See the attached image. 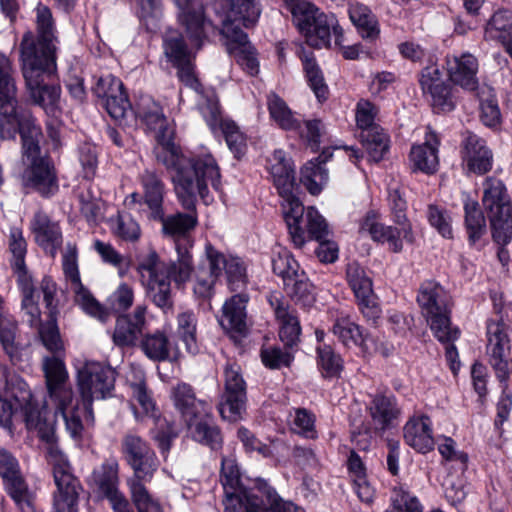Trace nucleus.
<instances>
[{"label": "nucleus", "instance_id": "nucleus-1", "mask_svg": "<svg viewBox=\"0 0 512 512\" xmlns=\"http://www.w3.org/2000/svg\"><path fill=\"white\" fill-rule=\"evenodd\" d=\"M136 114L147 127L155 131L156 159L165 166L177 199L188 210L195 208L197 197L210 200V189L220 188V168L209 152L187 156L173 141L172 123L161 106L150 96H142L136 104Z\"/></svg>", "mask_w": 512, "mask_h": 512}, {"label": "nucleus", "instance_id": "nucleus-2", "mask_svg": "<svg viewBox=\"0 0 512 512\" xmlns=\"http://www.w3.org/2000/svg\"><path fill=\"white\" fill-rule=\"evenodd\" d=\"M17 133L29 164L22 178L24 185L45 196L54 193L58 188L55 174L49 162L39 156L40 129L30 112L19 106L11 61L0 53V138L15 139Z\"/></svg>", "mask_w": 512, "mask_h": 512}, {"label": "nucleus", "instance_id": "nucleus-3", "mask_svg": "<svg viewBox=\"0 0 512 512\" xmlns=\"http://www.w3.org/2000/svg\"><path fill=\"white\" fill-rule=\"evenodd\" d=\"M178 259L166 264L154 250L143 256L137 266L141 283L147 288L153 303L163 310L172 307L170 279L180 286L185 284L192 272V256L188 250L177 246Z\"/></svg>", "mask_w": 512, "mask_h": 512}, {"label": "nucleus", "instance_id": "nucleus-4", "mask_svg": "<svg viewBox=\"0 0 512 512\" xmlns=\"http://www.w3.org/2000/svg\"><path fill=\"white\" fill-rule=\"evenodd\" d=\"M18 282L23 293L22 309L27 322L37 327L42 343L49 351H61L63 343L52 311L57 291L55 282L50 277H44L37 287L31 278Z\"/></svg>", "mask_w": 512, "mask_h": 512}, {"label": "nucleus", "instance_id": "nucleus-5", "mask_svg": "<svg viewBox=\"0 0 512 512\" xmlns=\"http://www.w3.org/2000/svg\"><path fill=\"white\" fill-rule=\"evenodd\" d=\"M22 72L29 98L47 114L56 116L60 109V87L51 83L56 72V60H41L30 33L21 42Z\"/></svg>", "mask_w": 512, "mask_h": 512}, {"label": "nucleus", "instance_id": "nucleus-6", "mask_svg": "<svg viewBox=\"0 0 512 512\" xmlns=\"http://www.w3.org/2000/svg\"><path fill=\"white\" fill-rule=\"evenodd\" d=\"M43 371L48 391L47 406L54 410V417L61 416L66 429L73 438L81 436L80 402L68 384V372L58 357H45Z\"/></svg>", "mask_w": 512, "mask_h": 512}, {"label": "nucleus", "instance_id": "nucleus-7", "mask_svg": "<svg viewBox=\"0 0 512 512\" xmlns=\"http://www.w3.org/2000/svg\"><path fill=\"white\" fill-rule=\"evenodd\" d=\"M292 6V14L306 42L316 48L329 47L334 37L335 45H341L342 28L333 14H324L306 0H284Z\"/></svg>", "mask_w": 512, "mask_h": 512}, {"label": "nucleus", "instance_id": "nucleus-8", "mask_svg": "<svg viewBox=\"0 0 512 512\" xmlns=\"http://www.w3.org/2000/svg\"><path fill=\"white\" fill-rule=\"evenodd\" d=\"M116 371L109 365L97 361H85L77 368V387L81 397L80 421L85 414L93 421L92 403L111 396L114 390Z\"/></svg>", "mask_w": 512, "mask_h": 512}, {"label": "nucleus", "instance_id": "nucleus-9", "mask_svg": "<svg viewBox=\"0 0 512 512\" xmlns=\"http://www.w3.org/2000/svg\"><path fill=\"white\" fill-rule=\"evenodd\" d=\"M417 301L435 337L450 343L458 338L459 331L450 324L445 290L434 281L424 282L419 290Z\"/></svg>", "mask_w": 512, "mask_h": 512}, {"label": "nucleus", "instance_id": "nucleus-10", "mask_svg": "<svg viewBox=\"0 0 512 512\" xmlns=\"http://www.w3.org/2000/svg\"><path fill=\"white\" fill-rule=\"evenodd\" d=\"M5 394L15 401L17 408L23 410L27 428L37 431L38 436L47 444L54 443V419L48 415L47 405L40 410L34 404L27 383L18 376H12L7 380Z\"/></svg>", "mask_w": 512, "mask_h": 512}, {"label": "nucleus", "instance_id": "nucleus-11", "mask_svg": "<svg viewBox=\"0 0 512 512\" xmlns=\"http://www.w3.org/2000/svg\"><path fill=\"white\" fill-rule=\"evenodd\" d=\"M482 202L488 213L494 240L507 244L512 238V206L504 184L494 178L486 179Z\"/></svg>", "mask_w": 512, "mask_h": 512}, {"label": "nucleus", "instance_id": "nucleus-12", "mask_svg": "<svg viewBox=\"0 0 512 512\" xmlns=\"http://www.w3.org/2000/svg\"><path fill=\"white\" fill-rule=\"evenodd\" d=\"M224 512H305L290 501H284L277 492L263 484L256 492L240 490L225 494Z\"/></svg>", "mask_w": 512, "mask_h": 512}, {"label": "nucleus", "instance_id": "nucleus-13", "mask_svg": "<svg viewBox=\"0 0 512 512\" xmlns=\"http://www.w3.org/2000/svg\"><path fill=\"white\" fill-rule=\"evenodd\" d=\"M47 449L57 486L54 495V512H77L79 483L71 474L68 462L58 447L51 443L48 444Z\"/></svg>", "mask_w": 512, "mask_h": 512}, {"label": "nucleus", "instance_id": "nucleus-14", "mask_svg": "<svg viewBox=\"0 0 512 512\" xmlns=\"http://www.w3.org/2000/svg\"><path fill=\"white\" fill-rule=\"evenodd\" d=\"M63 270L70 281L71 289L75 294V302L88 315L105 321L108 312L82 285L77 264V249L75 245L67 244L63 254Z\"/></svg>", "mask_w": 512, "mask_h": 512}, {"label": "nucleus", "instance_id": "nucleus-15", "mask_svg": "<svg viewBox=\"0 0 512 512\" xmlns=\"http://www.w3.org/2000/svg\"><path fill=\"white\" fill-rule=\"evenodd\" d=\"M140 182L144 190L143 199L138 193L134 192L126 197L125 205L129 208L139 205L140 211L145 213L148 218L162 219V216H164V183L158 175L151 170H145L140 175Z\"/></svg>", "mask_w": 512, "mask_h": 512}, {"label": "nucleus", "instance_id": "nucleus-16", "mask_svg": "<svg viewBox=\"0 0 512 512\" xmlns=\"http://www.w3.org/2000/svg\"><path fill=\"white\" fill-rule=\"evenodd\" d=\"M225 393L219 405L221 416L231 422L238 421L245 412L246 384L236 364H228L224 370Z\"/></svg>", "mask_w": 512, "mask_h": 512}, {"label": "nucleus", "instance_id": "nucleus-17", "mask_svg": "<svg viewBox=\"0 0 512 512\" xmlns=\"http://www.w3.org/2000/svg\"><path fill=\"white\" fill-rule=\"evenodd\" d=\"M122 451L133 470L131 477L150 481L158 469L159 461L155 452L139 436L128 434L122 442Z\"/></svg>", "mask_w": 512, "mask_h": 512}, {"label": "nucleus", "instance_id": "nucleus-18", "mask_svg": "<svg viewBox=\"0 0 512 512\" xmlns=\"http://www.w3.org/2000/svg\"><path fill=\"white\" fill-rule=\"evenodd\" d=\"M179 9L178 19L185 28L193 46L199 49L207 34L213 30L212 23L205 17L200 0H175Z\"/></svg>", "mask_w": 512, "mask_h": 512}, {"label": "nucleus", "instance_id": "nucleus-19", "mask_svg": "<svg viewBox=\"0 0 512 512\" xmlns=\"http://www.w3.org/2000/svg\"><path fill=\"white\" fill-rule=\"evenodd\" d=\"M487 354L489 363L495 370L496 376L500 381H506L509 378L508 356L510 354V341L506 327L498 321H491L487 325Z\"/></svg>", "mask_w": 512, "mask_h": 512}, {"label": "nucleus", "instance_id": "nucleus-20", "mask_svg": "<svg viewBox=\"0 0 512 512\" xmlns=\"http://www.w3.org/2000/svg\"><path fill=\"white\" fill-rule=\"evenodd\" d=\"M206 262L212 270L220 276L225 271L228 287L232 291L242 290L246 287L248 278L244 262L233 255H224L211 244L205 246Z\"/></svg>", "mask_w": 512, "mask_h": 512}, {"label": "nucleus", "instance_id": "nucleus-21", "mask_svg": "<svg viewBox=\"0 0 512 512\" xmlns=\"http://www.w3.org/2000/svg\"><path fill=\"white\" fill-rule=\"evenodd\" d=\"M400 227L386 226L379 222L378 215L375 212H368L360 223V233H367L370 237L381 243H387L389 249L395 253L403 248L401 236L407 241H412L411 228L409 225H399Z\"/></svg>", "mask_w": 512, "mask_h": 512}, {"label": "nucleus", "instance_id": "nucleus-22", "mask_svg": "<svg viewBox=\"0 0 512 512\" xmlns=\"http://www.w3.org/2000/svg\"><path fill=\"white\" fill-rule=\"evenodd\" d=\"M225 37L228 52L233 55L242 68L250 75L259 72V62L253 47L248 42L247 35L241 30L227 23L221 30Z\"/></svg>", "mask_w": 512, "mask_h": 512}, {"label": "nucleus", "instance_id": "nucleus-23", "mask_svg": "<svg viewBox=\"0 0 512 512\" xmlns=\"http://www.w3.org/2000/svg\"><path fill=\"white\" fill-rule=\"evenodd\" d=\"M282 198V209L291 240L295 247L301 248L306 243L303 230L304 207L297 196L296 186L278 191Z\"/></svg>", "mask_w": 512, "mask_h": 512}, {"label": "nucleus", "instance_id": "nucleus-24", "mask_svg": "<svg viewBox=\"0 0 512 512\" xmlns=\"http://www.w3.org/2000/svg\"><path fill=\"white\" fill-rule=\"evenodd\" d=\"M146 312V306L139 305L132 313L117 318L112 334L116 346L123 348L136 345L146 325Z\"/></svg>", "mask_w": 512, "mask_h": 512}, {"label": "nucleus", "instance_id": "nucleus-25", "mask_svg": "<svg viewBox=\"0 0 512 512\" xmlns=\"http://www.w3.org/2000/svg\"><path fill=\"white\" fill-rule=\"evenodd\" d=\"M127 381L131 389L132 408L136 419L151 418L156 420L159 417V410L151 393L148 391L144 372L140 369H131Z\"/></svg>", "mask_w": 512, "mask_h": 512}, {"label": "nucleus", "instance_id": "nucleus-26", "mask_svg": "<svg viewBox=\"0 0 512 512\" xmlns=\"http://www.w3.org/2000/svg\"><path fill=\"white\" fill-rule=\"evenodd\" d=\"M119 464L116 459H108L102 465V472L96 476V484L100 493L106 497L114 512H129L126 497L118 490Z\"/></svg>", "mask_w": 512, "mask_h": 512}, {"label": "nucleus", "instance_id": "nucleus-27", "mask_svg": "<svg viewBox=\"0 0 512 512\" xmlns=\"http://www.w3.org/2000/svg\"><path fill=\"white\" fill-rule=\"evenodd\" d=\"M30 231L35 243L51 257H55L62 245V232L57 222L43 212L34 214L30 221Z\"/></svg>", "mask_w": 512, "mask_h": 512}, {"label": "nucleus", "instance_id": "nucleus-28", "mask_svg": "<svg viewBox=\"0 0 512 512\" xmlns=\"http://www.w3.org/2000/svg\"><path fill=\"white\" fill-rule=\"evenodd\" d=\"M249 297L242 292L227 299L222 306L219 324L232 337L243 335L247 330V303Z\"/></svg>", "mask_w": 512, "mask_h": 512}, {"label": "nucleus", "instance_id": "nucleus-29", "mask_svg": "<svg viewBox=\"0 0 512 512\" xmlns=\"http://www.w3.org/2000/svg\"><path fill=\"white\" fill-rule=\"evenodd\" d=\"M450 80L467 91H476L480 86L476 77L477 59L470 53L460 56H448L446 59Z\"/></svg>", "mask_w": 512, "mask_h": 512}, {"label": "nucleus", "instance_id": "nucleus-30", "mask_svg": "<svg viewBox=\"0 0 512 512\" xmlns=\"http://www.w3.org/2000/svg\"><path fill=\"white\" fill-rule=\"evenodd\" d=\"M421 87L425 94H429L434 109L440 112L451 111L454 101L450 88L441 79V73L435 66L427 67L421 75Z\"/></svg>", "mask_w": 512, "mask_h": 512}, {"label": "nucleus", "instance_id": "nucleus-31", "mask_svg": "<svg viewBox=\"0 0 512 512\" xmlns=\"http://www.w3.org/2000/svg\"><path fill=\"white\" fill-rule=\"evenodd\" d=\"M36 24L38 32V42H34L32 36L33 46L41 60H48L50 58L56 60L55 52L56 47L54 44V21L50 9L44 5L39 4L36 8ZM31 32H27V34ZM26 33L24 34V36Z\"/></svg>", "mask_w": 512, "mask_h": 512}, {"label": "nucleus", "instance_id": "nucleus-32", "mask_svg": "<svg viewBox=\"0 0 512 512\" xmlns=\"http://www.w3.org/2000/svg\"><path fill=\"white\" fill-rule=\"evenodd\" d=\"M462 158L467 169L476 174H484L492 167L491 151L483 139L472 133L463 140Z\"/></svg>", "mask_w": 512, "mask_h": 512}, {"label": "nucleus", "instance_id": "nucleus-33", "mask_svg": "<svg viewBox=\"0 0 512 512\" xmlns=\"http://www.w3.org/2000/svg\"><path fill=\"white\" fill-rule=\"evenodd\" d=\"M405 442L420 453H427L434 448L432 421L424 414L412 416L404 426Z\"/></svg>", "mask_w": 512, "mask_h": 512}, {"label": "nucleus", "instance_id": "nucleus-34", "mask_svg": "<svg viewBox=\"0 0 512 512\" xmlns=\"http://www.w3.org/2000/svg\"><path fill=\"white\" fill-rule=\"evenodd\" d=\"M171 397L176 409L180 411L185 421L208 415L211 411V406L204 400L196 399L192 388L185 383L175 386L171 392Z\"/></svg>", "mask_w": 512, "mask_h": 512}, {"label": "nucleus", "instance_id": "nucleus-35", "mask_svg": "<svg viewBox=\"0 0 512 512\" xmlns=\"http://www.w3.org/2000/svg\"><path fill=\"white\" fill-rule=\"evenodd\" d=\"M439 140L432 132H427L425 142L414 145L410 152V161L413 167L424 173L430 174L437 170Z\"/></svg>", "mask_w": 512, "mask_h": 512}, {"label": "nucleus", "instance_id": "nucleus-36", "mask_svg": "<svg viewBox=\"0 0 512 512\" xmlns=\"http://www.w3.org/2000/svg\"><path fill=\"white\" fill-rule=\"evenodd\" d=\"M261 13L259 3L256 0H232L230 9L222 20V28L229 23L240 29L237 22H242L245 27L254 25Z\"/></svg>", "mask_w": 512, "mask_h": 512}, {"label": "nucleus", "instance_id": "nucleus-37", "mask_svg": "<svg viewBox=\"0 0 512 512\" xmlns=\"http://www.w3.org/2000/svg\"><path fill=\"white\" fill-rule=\"evenodd\" d=\"M268 168L278 191L295 186L290 159L283 150H275L268 159Z\"/></svg>", "mask_w": 512, "mask_h": 512}, {"label": "nucleus", "instance_id": "nucleus-38", "mask_svg": "<svg viewBox=\"0 0 512 512\" xmlns=\"http://www.w3.org/2000/svg\"><path fill=\"white\" fill-rule=\"evenodd\" d=\"M191 437L212 449L220 447L222 438L218 428L213 424L211 411L208 415L198 416L191 421H186Z\"/></svg>", "mask_w": 512, "mask_h": 512}, {"label": "nucleus", "instance_id": "nucleus-39", "mask_svg": "<svg viewBox=\"0 0 512 512\" xmlns=\"http://www.w3.org/2000/svg\"><path fill=\"white\" fill-rule=\"evenodd\" d=\"M476 91L482 123L487 127H497L501 123L502 115L493 88L482 85Z\"/></svg>", "mask_w": 512, "mask_h": 512}, {"label": "nucleus", "instance_id": "nucleus-40", "mask_svg": "<svg viewBox=\"0 0 512 512\" xmlns=\"http://www.w3.org/2000/svg\"><path fill=\"white\" fill-rule=\"evenodd\" d=\"M8 249L11 254V265L17 274L18 280L31 278L26 271L25 256L27 253V242L23 232L18 227H12L8 236Z\"/></svg>", "mask_w": 512, "mask_h": 512}, {"label": "nucleus", "instance_id": "nucleus-41", "mask_svg": "<svg viewBox=\"0 0 512 512\" xmlns=\"http://www.w3.org/2000/svg\"><path fill=\"white\" fill-rule=\"evenodd\" d=\"M399 413L393 397L377 395L370 405V414L376 429L384 430L389 427Z\"/></svg>", "mask_w": 512, "mask_h": 512}, {"label": "nucleus", "instance_id": "nucleus-42", "mask_svg": "<svg viewBox=\"0 0 512 512\" xmlns=\"http://www.w3.org/2000/svg\"><path fill=\"white\" fill-rule=\"evenodd\" d=\"M267 108L271 120H273L279 128L291 131L299 127V119L296 117V114L277 94L270 93L268 95Z\"/></svg>", "mask_w": 512, "mask_h": 512}, {"label": "nucleus", "instance_id": "nucleus-43", "mask_svg": "<svg viewBox=\"0 0 512 512\" xmlns=\"http://www.w3.org/2000/svg\"><path fill=\"white\" fill-rule=\"evenodd\" d=\"M332 333L347 347L366 345V336L362 329L347 315L341 314L335 319Z\"/></svg>", "mask_w": 512, "mask_h": 512}, {"label": "nucleus", "instance_id": "nucleus-44", "mask_svg": "<svg viewBox=\"0 0 512 512\" xmlns=\"http://www.w3.org/2000/svg\"><path fill=\"white\" fill-rule=\"evenodd\" d=\"M349 17L363 38L374 39L378 36V21L367 6L360 3L351 4Z\"/></svg>", "mask_w": 512, "mask_h": 512}, {"label": "nucleus", "instance_id": "nucleus-45", "mask_svg": "<svg viewBox=\"0 0 512 512\" xmlns=\"http://www.w3.org/2000/svg\"><path fill=\"white\" fill-rule=\"evenodd\" d=\"M324 160L317 157L308 161L301 170V182L312 195H318L328 182Z\"/></svg>", "mask_w": 512, "mask_h": 512}, {"label": "nucleus", "instance_id": "nucleus-46", "mask_svg": "<svg viewBox=\"0 0 512 512\" xmlns=\"http://www.w3.org/2000/svg\"><path fill=\"white\" fill-rule=\"evenodd\" d=\"M219 278L217 271L212 270L204 257L194 273L192 281L193 293L197 298L209 299L214 293V286Z\"/></svg>", "mask_w": 512, "mask_h": 512}, {"label": "nucleus", "instance_id": "nucleus-47", "mask_svg": "<svg viewBox=\"0 0 512 512\" xmlns=\"http://www.w3.org/2000/svg\"><path fill=\"white\" fill-rule=\"evenodd\" d=\"M362 144L372 161H380L389 148V138L381 127H374L361 133Z\"/></svg>", "mask_w": 512, "mask_h": 512}, {"label": "nucleus", "instance_id": "nucleus-48", "mask_svg": "<svg viewBox=\"0 0 512 512\" xmlns=\"http://www.w3.org/2000/svg\"><path fill=\"white\" fill-rule=\"evenodd\" d=\"M512 35V12L499 10L493 14L485 27V37L489 40L506 42Z\"/></svg>", "mask_w": 512, "mask_h": 512}, {"label": "nucleus", "instance_id": "nucleus-49", "mask_svg": "<svg viewBox=\"0 0 512 512\" xmlns=\"http://www.w3.org/2000/svg\"><path fill=\"white\" fill-rule=\"evenodd\" d=\"M141 349L153 361H164L170 357L169 340L162 331L146 334L141 341Z\"/></svg>", "mask_w": 512, "mask_h": 512}, {"label": "nucleus", "instance_id": "nucleus-50", "mask_svg": "<svg viewBox=\"0 0 512 512\" xmlns=\"http://www.w3.org/2000/svg\"><path fill=\"white\" fill-rule=\"evenodd\" d=\"M159 220L162 221L163 233L172 237L185 236L198 223L196 213H177L167 218L162 216Z\"/></svg>", "mask_w": 512, "mask_h": 512}, {"label": "nucleus", "instance_id": "nucleus-51", "mask_svg": "<svg viewBox=\"0 0 512 512\" xmlns=\"http://www.w3.org/2000/svg\"><path fill=\"white\" fill-rule=\"evenodd\" d=\"M197 317L192 311H185L177 316V335L184 342L189 353L198 352Z\"/></svg>", "mask_w": 512, "mask_h": 512}, {"label": "nucleus", "instance_id": "nucleus-52", "mask_svg": "<svg viewBox=\"0 0 512 512\" xmlns=\"http://www.w3.org/2000/svg\"><path fill=\"white\" fill-rule=\"evenodd\" d=\"M163 50L165 57L173 65H180L191 59V51L185 45L182 35L176 31L166 33Z\"/></svg>", "mask_w": 512, "mask_h": 512}, {"label": "nucleus", "instance_id": "nucleus-53", "mask_svg": "<svg viewBox=\"0 0 512 512\" xmlns=\"http://www.w3.org/2000/svg\"><path fill=\"white\" fill-rule=\"evenodd\" d=\"M346 277L357 299H366L373 294L372 281L358 263L347 265Z\"/></svg>", "mask_w": 512, "mask_h": 512}, {"label": "nucleus", "instance_id": "nucleus-54", "mask_svg": "<svg viewBox=\"0 0 512 512\" xmlns=\"http://www.w3.org/2000/svg\"><path fill=\"white\" fill-rule=\"evenodd\" d=\"M284 286L291 297L304 307H309L314 303V288L304 271L297 277L290 278Z\"/></svg>", "mask_w": 512, "mask_h": 512}, {"label": "nucleus", "instance_id": "nucleus-55", "mask_svg": "<svg viewBox=\"0 0 512 512\" xmlns=\"http://www.w3.org/2000/svg\"><path fill=\"white\" fill-rule=\"evenodd\" d=\"M280 322L279 336L288 347H293L299 340L301 328L297 317L290 310H278Z\"/></svg>", "mask_w": 512, "mask_h": 512}, {"label": "nucleus", "instance_id": "nucleus-56", "mask_svg": "<svg viewBox=\"0 0 512 512\" xmlns=\"http://www.w3.org/2000/svg\"><path fill=\"white\" fill-rule=\"evenodd\" d=\"M272 268L275 274L282 277L284 285L290 278L297 277L303 271L299 264L286 249H280L272 258Z\"/></svg>", "mask_w": 512, "mask_h": 512}, {"label": "nucleus", "instance_id": "nucleus-57", "mask_svg": "<svg viewBox=\"0 0 512 512\" xmlns=\"http://www.w3.org/2000/svg\"><path fill=\"white\" fill-rule=\"evenodd\" d=\"M386 512H423V507L415 495L396 487L391 494V506Z\"/></svg>", "mask_w": 512, "mask_h": 512}, {"label": "nucleus", "instance_id": "nucleus-58", "mask_svg": "<svg viewBox=\"0 0 512 512\" xmlns=\"http://www.w3.org/2000/svg\"><path fill=\"white\" fill-rule=\"evenodd\" d=\"M304 70L307 80L315 96L319 101L326 100L328 95V87L325 84L319 67L317 66L313 57L304 56L302 58Z\"/></svg>", "mask_w": 512, "mask_h": 512}, {"label": "nucleus", "instance_id": "nucleus-59", "mask_svg": "<svg viewBox=\"0 0 512 512\" xmlns=\"http://www.w3.org/2000/svg\"><path fill=\"white\" fill-rule=\"evenodd\" d=\"M220 128L224 134L226 143L230 151L236 158H241L247 151V139L240 131L239 127L230 120H225L221 123Z\"/></svg>", "mask_w": 512, "mask_h": 512}, {"label": "nucleus", "instance_id": "nucleus-60", "mask_svg": "<svg viewBox=\"0 0 512 512\" xmlns=\"http://www.w3.org/2000/svg\"><path fill=\"white\" fill-rule=\"evenodd\" d=\"M221 482L225 490V494L238 493L245 490L240 482V471L235 459L232 457H224L221 467Z\"/></svg>", "mask_w": 512, "mask_h": 512}, {"label": "nucleus", "instance_id": "nucleus-61", "mask_svg": "<svg viewBox=\"0 0 512 512\" xmlns=\"http://www.w3.org/2000/svg\"><path fill=\"white\" fill-rule=\"evenodd\" d=\"M438 451L446 461L455 463L460 472L466 470L468 456L463 451L457 449V445L453 439L446 436L440 437Z\"/></svg>", "mask_w": 512, "mask_h": 512}, {"label": "nucleus", "instance_id": "nucleus-62", "mask_svg": "<svg viewBox=\"0 0 512 512\" xmlns=\"http://www.w3.org/2000/svg\"><path fill=\"white\" fill-rule=\"evenodd\" d=\"M317 351L318 364L325 376H337L343 368L341 357L328 345L318 347Z\"/></svg>", "mask_w": 512, "mask_h": 512}, {"label": "nucleus", "instance_id": "nucleus-63", "mask_svg": "<svg viewBox=\"0 0 512 512\" xmlns=\"http://www.w3.org/2000/svg\"><path fill=\"white\" fill-rule=\"evenodd\" d=\"M465 209V222L470 235V238L475 240L480 237L485 228V218L479 210L476 201H466Z\"/></svg>", "mask_w": 512, "mask_h": 512}, {"label": "nucleus", "instance_id": "nucleus-64", "mask_svg": "<svg viewBox=\"0 0 512 512\" xmlns=\"http://www.w3.org/2000/svg\"><path fill=\"white\" fill-rule=\"evenodd\" d=\"M305 229L310 237L316 241H321L329 233L325 219L314 207H309L306 210L303 223V230L305 231Z\"/></svg>", "mask_w": 512, "mask_h": 512}]
</instances>
